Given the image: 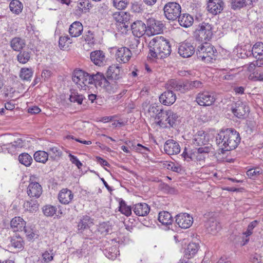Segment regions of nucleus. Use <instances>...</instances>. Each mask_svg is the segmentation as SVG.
I'll list each match as a JSON object with an SVG mask.
<instances>
[{"mask_svg":"<svg viewBox=\"0 0 263 263\" xmlns=\"http://www.w3.org/2000/svg\"><path fill=\"white\" fill-rule=\"evenodd\" d=\"M199 249L198 245L195 242H190L185 250V255H189L188 258H191L198 251Z\"/></svg>","mask_w":263,"mask_h":263,"instance_id":"obj_41","label":"nucleus"},{"mask_svg":"<svg viewBox=\"0 0 263 263\" xmlns=\"http://www.w3.org/2000/svg\"><path fill=\"white\" fill-rule=\"evenodd\" d=\"M83 30L82 24L79 22H73L69 27V33L71 37H78L82 34Z\"/></svg>","mask_w":263,"mask_h":263,"instance_id":"obj_25","label":"nucleus"},{"mask_svg":"<svg viewBox=\"0 0 263 263\" xmlns=\"http://www.w3.org/2000/svg\"><path fill=\"white\" fill-rule=\"evenodd\" d=\"M149 58L163 59L171 53L170 42L163 36H156L149 43Z\"/></svg>","mask_w":263,"mask_h":263,"instance_id":"obj_2","label":"nucleus"},{"mask_svg":"<svg viewBox=\"0 0 263 263\" xmlns=\"http://www.w3.org/2000/svg\"><path fill=\"white\" fill-rule=\"evenodd\" d=\"M188 86L189 89L202 88L203 87V83L200 81H193L189 82Z\"/></svg>","mask_w":263,"mask_h":263,"instance_id":"obj_58","label":"nucleus"},{"mask_svg":"<svg viewBox=\"0 0 263 263\" xmlns=\"http://www.w3.org/2000/svg\"><path fill=\"white\" fill-rule=\"evenodd\" d=\"M90 74L87 72L80 69H76L73 71L72 74V81L82 89H86L88 85L90 84L89 80Z\"/></svg>","mask_w":263,"mask_h":263,"instance_id":"obj_6","label":"nucleus"},{"mask_svg":"<svg viewBox=\"0 0 263 263\" xmlns=\"http://www.w3.org/2000/svg\"><path fill=\"white\" fill-rule=\"evenodd\" d=\"M120 211L122 214L127 216H129L132 213L130 208L127 206L123 201L120 203Z\"/></svg>","mask_w":263,"mask_h":263,"instance_id":"obj_53","label":"nucleus"},{"mask_svg":"<svg viewBox=\"0 0 263 263\" xmlns=\"http://www.w3.org/2000/svg\"><path fill=\"white\" fill-rule=\"evenodd\" d=\"M164 150L168 155H176L180 152V146L176 141L169 139L165 143Z\"/></svg>","mask_w":263,"mask_h":263,"instance_id":"obj_15","label":"nucleus"},{"mask_svg":"<svg viewBox=\"0 0 263 263\" xmlns=\"http://www.w3.org/2000/svg\"><path fill=\"white\" fill-rule=\"evenodd\" d=\"M132 9L136 13H141L143 10L142 5L138 3L133 4Z\"/></svg>","mask_w":263,"mask_h":263,"instance_id":"obj_61","label":"nucleus"},{"mask_svg":"<svg viewBox=\"0 0 263 263\" xmlns=\"http://www.w3.org/2000/svg\"><path fill=\"white\" fill-rule=\"evenodd\" d=\"M24 229L28 240H32L38 238V231L34 227L25 226Z\"/></svg>","mask_w":263,"mask_h":263,"instance_id":"obj_33","label":"nucleus"},{"mask_svg":"<svg viewBox=\"0 0 263 263\" xmlns=\"http://www.w3.org/2000/svg\"><path fill=\"white\" fill-rule=\"evenodd\" d=\"M114 19L120 25H122L121 27H123L126 29L128 27L129 21L130 20V15L129 13L125 12H115L112 15Z\"/></svg>","mask_w":263,"mask_h":263,"instance_id":"obj_14","label":"nucleus"},{"mask_svg":"<svg viewBox=\"0 0 263 263\" xmlns=\"http://www.w3.org/2000/svg\"><path fill=\"white\" fill-rule=\"evenodd\" d=\"M70 40V37L68 35L61 36L59 39V47L61 49H66L68 47V44H70L71 42L68 41Z\"/></svg>","mask_w":263,"mask_h":263,"instance_id":"obj_48","label":"nucleus"},{"mask_svg":"<svg viewBox=\"0 0 263 263\" xmlns=\"http://www.w3.org/2000/svg\"><path fill=\"white\" fill-rule=\"evenodd\" d=\"M90 84H95L105 88L109 93H114L117 89V85L111 84L107 80L102 73L97 72L96 74H90Z\"/></svg>","mask_w":263,"mask_h":263,"instance_id":"obj_4","label":"nucleus"},{"mask_svg":"<svg viewBox=\"0 0 263 263\" xmlns=\"http://www.w3.org/2000/svg\"><path fill=\"white\" fill-rule=\"evenodd\" d=\"M17 58L20 63L25 64L30 59V52L25 51L20 52L17 55Z\"/></svg>","mask_w":263,"mask_h":263,"instance_id":"obj_46","label":"nucleus"},{"mask_svg":"<svg viewBox=\"0 0 263 263\" xmlns=\"http://www.w3.org/2000/svg\"><path fill=\"white\" fill-rule=\"evenodd\" d=\"M255 0H230L231 8L240 9L247 5H251Z\"/></svg>","mask_w":263,"mask_h":263,"instance_id":"obj_32","label":"nucleus"},{"mask_svg":"<svg viewBox=\"0 0 263 263\" xmlns=\"http://www.w3.org/2000/svg\"><path fill=\"white\" fill-rule=\"evenodd\" d=\"M84 99V97L82 95L79 94L78 92L74 90L71 92L69 97L70 102L77 103L78 104H82Z\"/></svg>","mask_w":263,"mask_h":263,"instance_id":"obj_43","label":"nucleus"},{"mask_svg":"<svg viewBox=\"0 0 263 263\" xmlns=\"http://www.w3.org/2000/svg\"><path fill=\"white\" fill-rule=\"evenodd\" d=\"M257 220H254L249 224L247 231L243 233L246 237L249 236L252 234V230L257 226Z\"/></svg>","mask_w":263,"mask_h":263,"instance_id":"obj_56","label":"nucleus"},{"mask_svg":"<svg viewBox=\"0 0 263 263\" xmlns=\"http://www.w3.org/2000/svg\"><path fill=\"white\" fill-rule=\"evenodd\" d=\"M205 226L208 232L213 235H216L221 229L219 223L213 219L206 221Z\"/></svg>","mask_w":263,"mask_h":263,"instance_id":"obj_27","label":"nucleus"},{"mask_svg":"<svg viewBox=\"0 0 263 263\" xmlns=\"http://www.w3.org/2000/svg\"><path fill=\"white\" fill-rule=\"evenodd\" d=\"M19 162L26 166H29L33 161L32 157L28 153H22L18 156Z\"/></svg>","mask_w":263,"mask_h":263,"instance_id":"obj_40","label":"nucleus"},{"mask_svg":"<svg viewBox=\"0 0 263 263\" xmlns=\"http://www.w3.org/2000/svg\"><path fill=\"white\" fill-rule=\"evenodd\" d=\"M128 4V0H113V6L118 10L125 9Z\"/></svg>","mask_w":263,"mask_h":263,"instance_id":"obj_50","label":"nucleus"},{"mask_svg":"<svg viewBox=\"0 0 263 263\" xmlns=\"http://www.w3.org/2000/svg\"><path fill=\"white\" fill-rule=\"evenodd\" d=\"M132 55L131 51L125 47L119 48L116 53L117 61L123 63L128 62L131 58Z\"/></svg>","mask_w":263,"mask_h":263,"instance_id":"obj_17","label":"nucleus"},{"mask_svg":"<svg viewBox=\"0 0 263 263\" xmlns=\"http://www.w3.org/2000/svg\"><path fill=\"white\" fill-rule=\"evenodd\" d=\"M54 252L52 249L45 251L42 254L43 260L46 263H48L53 259Z\"/></svg>","mask_w":263,"mask_h":263,"instance_id":"obj_49","label":"nucleus"},{"mask_svg":"<svg viewBox=\"0 0 263 263\" xmlns=\"http://www.w3.org/2000/svg\"><path fill=\"white\" fill-rule=\"evenodd\" d=\"M73 198L72 192L67 189H62L59 194L58 198L59 201L63 204L69 203Z\"/></svg>","mask_w":263,"mask_h":263,"instance_id":"obj_24","label":"nucleus"},{"mask_svg":"<svg viewBox=\"0 0 263 263\" xmlns=\"http://www.w3.org/2000/svg\"><path fill=\"white\" fill-rule=\"evenodd\" d=\"M178 18L179 24L181 26L186 28L189 27L193 23L194 20L193 17L188 14H180Z\"/></svg>","mask_w":263,"mask_h":263,"instance_id":"obj_30","label":"nucleus"},{"mask_svg":"<svg viewBox=\"0 0 263 263\" xmlns=\"http://www.w3.org/2000/svg\"><path fill=\"white\" fill-rule=\"evenodd\" d=\"M109 226L106 223L100 224L98 228L99 232L104 235H106L109 232Z\"/></svg>","mask_w":263,"mask_h":263,"instance_id":"obj_55","label":"nucleus"},{"mask_svg":"<svg viewBox=\"0 0 263 263\" xmlns=\"http://www.w3.org/2000/svg\"><path fill=\"white\" fill-rule=\"evenodd\" d=\"M145 24L141 21H137L133 23L131 25V29L133 34L140 37L144 35L147 31Z\"/></svg>","mask_w":263,"mask_h":263,"instance_id":"obj_20","label":"nucleus"},{"mask_svg":"<svg viewBox=\"0 0 263 263\" xmlns=\"http://www.w3.org/2000/svg\"><path fill=\"white\" fill-rule=\"evenodd\" d=\"M232 111L235 116L238 118H241L244 117L249 111V107L245 103L239 101L236 102L235 106L232 108Z\"/></svg>","mask_w":263,"mask_h":263,"instance_id":"obj_16","label":"nucleus"},{"mask_svg":"<svg viewBox=\"0 0 263 263\" xmlns=\"http://www.w3.org/2000/svg\"><path fill=\"white\" fill-rule=\"evenodd\" d=\"M52 72L49 70H44L42 72V78L45 81L48 80L51 76Z\"/></svg>","mask_w":263,"mask_h":263,"instance_id":"obj_62","label":"nucleus"},{"mask_svg":"<svg viewBox=\"0 0 263 263\" xmlns=\"http://www.w3.org/2000/svg\"><path fill=\"white\" fill-rule=\"evenodd\" d=\"M162 110L163 109L161 106L158 105L156 104L151 105L148 108L149 112L152 113L153 116L155 115V117H156V116L158 115V114H160Z\"/></svg>","mask_w":263,"mask_h":263,"instance_id":"obj_52","label":"nucleus"},{"mask_svg":"<svg viewBox=\"0 0 263 263\" xmlns=\"http://www.w3.org/2000/svg\"><path fill=\"white\" fill-rule=\"evenodd\" d=\"M158 220L163 225H169L173 221L171 214L167 211H161L159 213Z\"/></svg>","mask_w":263,"mask_h":263,"instance_id":"obj_29","label":"nucleus"},{"mask_svg":"<svg viewBox=\"0 0 263 263\" xmlns=\"http://www.w3.org/2000/svg\"><path fill=\"white\" fill-rule=\"evenodd\" d=\"M10 10L16 14H20L23 10V4L18 0H13L9 5Z\"/></svg>","mask_w":263,"mask_h":263,"instance_id":"obj_39","label":"nucleus"},{"mask_svg":"<svg viewBox=\"0 0 263 263\" xmlns=\"http://www.w3.org/2000/svg\"><path fill=\"white\" fill-rule=\"evenodd\" d=\"M164 15L169 20H176L181 14L180 5L175 2H170L166 4L163 8Z\"/></svg>","mask_w":263,"mask_h":263,"instance_id":"obj_7","label":"nucleus"},{"mask_svg":"<svg viewBox=\"0 0 263 263\" xmlns=\"http://www.w3.org/2000/svg\"><path fill=\"white\" fill-rule=\"evenodd\" d=\"M147 32L148 35L158 34L163 30V23L154 18H150L147 20Z\"/></svg>","mask_w":263,"mask_h":263,"instance_id":"obj_9","label":"nucleus"},{"mask_svg":"<svg viewBox=\"0 0 263 263\" xmlns=\"http://www.w3.org/2000/svg\"><path fill=\"white\" fill-rule=\"evenodd\" d=\"M33 70L31 68H23L21 70L20 77L24 80H29L32 77Z\"/></svg>","mask_w":263,"mask_h":263,"instance_id":"obj_45","label":"nucleus"},{"mask_svg":"<svg viewBox=\"0 0 263 263\" xmlns=\"http://www.w3.org/2000/svg\"><path fill=\"white\" fill-rule=\"evenodd\" d=\"M123 75L122 67L118 64L110 65L107 70V77L112 80H118L122 78Z\"/></svg>","mask_w":263,"mask_h":263,"instance_id":"obj_13","label":"nucleus"},{"mask_svg":"<svg viewBox=\"0 0 263 263\" xmlns=\"http://www.w3.org/2000/svg\"><path fill=\"white\" fill-rule=\"evenodd\" d=\"M176 222L178 226L182 229H187L193 224V218L189 214L181 213L176 215Z\"/></svg>","mask_w":263,"mask_h":263,"instance_id":"obj_12","label":"nucleus"},{"mask_svg":"<svg viewBox=\"0 0 263 263\" xmlns=\"http://www.w3.org/2000/svg\"><path fill=\"white\" fill-rule=\"evenodd\" d=\"M176 100V94L172 90H167L162 93L159 97L160 102L164 105H171Z\"/></svg>","mask_w":263,"mask_h":263,"instance_id":"obj_19","label":"nucleus"},{"mask_svg":"<svg viewBox=\"0 0 263 263\" xmlns=\"http://www.w3.org/2000/svg\"><path fill=\"white\" fill-rule=\"evenodd\" d=\"M43 212L46 216H52L57 212V208L51 205H47L43 207Z\"/></svg>","mask_w":263,"mask_h":263,"instance_id":"obj_47","label":"nucleus"},{"mask_svg":"<svg viewBox=\"0 0 263 263\" xmlns=\"http://www.w3.org/2000/svg\"><path fill=\"white\" fill-rule=\"evenodd\" d=\"M35 177L31 176L29 184L27 189V193L30 197L39 198L42 194L43 190L41 185L34 181Z\"/></svg>","mask_w":263,"mask_h":263,"instance_id":"obj_8","label":"nucleus"},{"mask_svg":"<svg viewBox=\"0 0 263 263\" xmlns=\"http://www.w3.org/2000/svg\"><path fill=\"white\" fill-rule=\"evenodd\" d=\"M167 87L169 89H173L176 91H180L184 93L189 89L187 84H185L181 81L175 80H171L167 83Z\"/></svg>","mask_w":263,"mask_h":263,"instance_id":"obj_22","label":"nucleus"},{"mask_svg":"<svg viewBox=\"0 0 263 263\" xmlns=\"http://www.w3.org/2000/svg\"><path fill=\"white\" fill-rule=\"evenodd\" d=\"M196 101L200 106H210L214 103L215 98L211 92L204 91L198 93Z\"/></svg>","mask_w":263,"mask_h":263,"instance_id":"obj_10","label":"nucleus"},{"mask_svg":"<svg viewBox=\"0 0 263 263\" xmlns=\"http://www.w3.org/2000/svg\"><path fill=\"white\" fill-rule=\"evenodd\" d=\"M149 206L145 203H139L135 204L133 210L134 213L139 216L147 215L149 213Z\"/></svg>","mask_w":263,"mask_h":263,"instance_id":"obj_26","label":"nucleus"},{"mask_svg":"<svg viewBox=\"0 0 263 263\" xmlns=\"http://www.w3.org/2000/svg\"><path fill=\"white\" fill-rule=\"evenodd\" d=\"M216 54L217 50L215 47L206 42L199 46L197 50L198 58L205 63H210L215 60Z\"/></svg>","mask_w":263,"mask_h":263,"instance_id":"obj_3","label":"nucleus"},{"mask_svg":"<svg viewBox=\"0 0 263 263\" xmlns=\"http://www.w3.org/2000/svg\"><path fill=\"white\" fill-rule=\"evenodd\" d=\"M85 41L87 44L89 46L94 44L95 39L93 33L90 31H88L87 34L85 36Z\"/></svg>","mask_w":263,"mask_h":263,"instance_id":"obj_54","label":"nucleus"},{"mask_svg":"<svg viewBox=\"0 0 263 263\" xmlns=\"http://www.w3.org/2000/svg\"><path fill=\"white\" fill-rule=\"evenodd\" d=\"M224 3L222 0H209L208 4V10L211 13L216 15L221 12Z\"/></svg>","mask_w":263,"mask_h":263,"instance_id":"obj_18","label":"nucleus"},{"mask_svg":"<svg viewBox=\"0 0 263 263\" xmlns=\"http://www.w3.org/2000/svg\"><path fill=\"white\" fill-rule=\"evenodd\" d=\"M23 241L21 237H13L11 240V246L15 249H22L23 247Z\"/></svg>","mask_w":263,"mask_h":263,"instance_id":"obj_51","label":"nucleus"},{"mask_svg":"<svg viewBox=\"0 0 263 263\" xmlns=\"http://www.w3.org/2000/svg\"><path fill=\"white\" fill-rule=\"evenodd\" d=\"M26 222L23 219L20 217L13 218L10 223L11 227L14 231L22 230L25 227Z\"/></svg>","mask_w":263,"mask_h":263,"instance_id":"obj_28","label":"nucleus"},{"mask_svg":"<svg viewBox=\"0 0 263 263\" xmlns=\"http://www.w3.org/2000/svg\"><path fill=\"white\" fill-rule=\"evenodd\" d=\"M33 157L36 162L45 164L47 161L49 156L45 151H38L34 153Z\"/></svg>","mask_w":263,"mask_h":263,"instance_id":"obj_37","label":"nucleus"},{"mask_svg":"<svg viewBox=\"0 0 263 263\" xmlns=\"http://www.w3.org/2000/svg\"><path fill=\"white\" fill-rule=\"evenodd\" d=\"M24 40L20 37H14L10 42L11 48L15 51H21L25 46Z\"/></svg>","mask_w":263,"mask_h":263,"instance_id":"obj_31","label":"nucleus"},{"mask_svg":"<svg viewBox=\"0 0 263 263\" xmlns=\"http://www.w3.org/2000/svg\"><path fill=\"white\" fill-rule=\"evenodd\" d=\"M201 147L198 148V152L199 153H208L209 152L210 147L208 146H200Z\"/></svg>","mask_w":263,"mask_h":263,"instance_id":"obj_64","label":"nucleus"},{"mask_svg":"<svg viewBox=\"0 0 263 263\" xmlns=\"http://www.w3.org/2000/svg\"><path fill=\"white\" fill-rule=\"evenodd\" d=\"M91 61L96 65L101 66L106 63V57L104 53L101 50H96L90 53Z\"/></svg>","mask_w":263,"mask_h":263,"instance_id":"obj_21","label":"nucleus"},{"mask_svg":"<svg viewBox=\"0 0 263 263\" xmlns=\"http://www.w3.org/2000/svg\"><path fill=\"white\" fill-rule=\"evenodd\" d=\"M196 39L199 41H209L213 36L212 27L208 23L202 22L194 32Z\"/></svg>","mask_w":263,"mask_h":263,"instance_id":"obj_5","label":"nucleus"},{"mask_svg":"<svg viewBox=\"0 0 263 263\" xmlns=\"http://www.w3.org/2000/svg\"><path fill=\"white\" fill-rule=\"evenodd\" d=\"M168 119L166 121V127L168 126L173 127L177 121L178 116L176 113L171 110H167Z\"/></svg>","mask_w":263,"mask_h":263,"instance_id":"obj_44","label":"nucleus"},{"mask_svg":"<svg viewBox=\"0 0 263 263\" xmlns=\"http://www.w3.org/2000/svg\"><path fill=\"white\" fill-rule=\"evenodd\" d=\"M92 223L91 219L89 216H83L78 222V230L79 232L82 233L84 230L88 229L89 224Z\"/></svg>","mask_w":263,"mask_h":263,"instance_id":"obj_36","label":"nucleus"},{"mask_svg":"<svg viewBox=\"0 0 263 263\" xmlns=\"http://www.w3.org/2000/svg\"><path fill=\"white\" fill-rule=\"evenodd\" d=\"M208 142V136L203 130L198 132L193 139V143L195 146H204Z\"/></svg>","mask_w":263,"mask_h":263,"instance_id":"obj_23","label":"nucleus"},{"mask_svg":"<svg viewBox=\"0 0 263 263\" xmlns=\"http://www.w3.org/2000/svg\"><path fill=\"white\" fill-rule=\"evenodd\" d=\"M23 141L22 139L18 138L16 141H13L10 144H8L7 146H8L7 148L9 149L10 147H13L14 149L17 148L22 147L23 146Z\"/></svg>","mask_w":263,"mask_h":263,"instance_id":"obj_57","label":"nucleus"},{"mask_svg":"<svg viewBox=\"0 0 263 263\" xmlns=\"http://www.w3.org/2000/svg\"><path fill=\"white\" fill-rule=\"evenodd\" d=\"M39 203L37 200L31 199L26 201L24 203L25 210L30 212H36L39 210Z\"/></svg>","mask_w":263,"mask_h":263,"instance_id":"obj_38","label":"nucleus"},{"mask_svg":"<svg viewBox=\"0 0 263 263\" xmlns=\"http://www.w3.org/2000/svg\"><path fill=\"white\" fill-rule=\"evenodd\" d=\"M41 111V109L37 106H34L32 107H29L28 109V111L29 113L31 114H38Z\"/></svg>","mask_w":263,"mask_h":263,"instance_id":"obj_63","label":"nucleus"},{"mask_svg":"<svg viewBox=\"0 0 263 263\" xmlns=\"http://www.w3.org/2000/svg\"><path fill=\"white\" fill-rule=\"evenodd\" d=\"M252 52L255 58H263V43H255L252 47Z\"/></svg>","mask_w":263,"mask_h":263,"instance_id":"obj_35","label":"nucleus"},{"mask_svg":"<svg viewBox=\"0 0 263 263\" xmlns=\"http://www.w3.org/2000/svg\"><path fill=\"white\" fill-rule=\"evenodd\" d=\"M195 46L194 43L185 41L180 43L178 46V52L182 58H189L195 52Z\"/></svg>","mask_w":263,"mask_h":263,"instance_id":"obj_11","label":"nucleus"},{"mask_svg":"<svg viewBox=\"0 0 263 263\" xmlns=\"http://www.w3.org/2000/svg\"><path fill=\"white\" fill-rule=\"evenodd\" d=\"M238 132L233 128L221 130L216 137V143L223 151H230L236 148L240 142Z\"/></svg>","mask_w":263,"mask_h":263,"instance_id":"obj_1","label":"nucleus"},{"mask_svg":"<svg viewBox=\"0 0 263 263\" xmlns=\"http://www.w3.org/2000/svg\"><path fill=\"white\" fill-rule=\"evenodd\" d=\"M168 117L167 110H164L163 109L160 114H158L155 117L157 124L162 127H166V121Z\"/></svg>","mask_w":263,"mask_h":263,"instance_id":"obj_34","label":"nucleus"},{"mask_svg":"<svg viewBox=\"0 0 263 263\" xmlns=\"http://www.w3.org/2000/svg\"><path fill=\"white\" fill-rule=\"evenodd\" d=\"M48 151V156H50V158L52 160H56L62 155V151L57 146L50 147Z\"/></svg>","mask_w":263,"mask_h":263,"instance_id":"obj_42","label":"nucleus"},{"mask_svg":"<svg viewBox=\"0 0 263 263\" xmlns=\"http://www.w3.org/2000/svg\"><path fill=\"white\" fill-rule=\"evenodd\" d=\"M261 174V170L260 169H250L247 172V176L250 178H253L254 177L259 175Z\"/></svg>","mask_w":263,"mask_h":263,"instance_id":"obj_59","label":"nucleus"},{"mask_svg":"<svg viewBox=\"0 0 263 263\" xmlns=\"http://www.w3.org/2000/svg\"><path fill=\"white\" fill-rule=\"evenodd\" d=\"M69 157L72 163L75 164L78 168H80L82 166V163L78 160L77 157L71 155V154L69 155Z\"/></svg>","mask_w":263,"mask_h":263,"instance_id":"obj_60","label":"nucleus"}]
</instances>
